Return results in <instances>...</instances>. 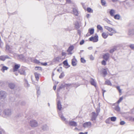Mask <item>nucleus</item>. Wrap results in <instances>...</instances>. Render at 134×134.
<instances>
[{
	"label": "nucleus",
	"instance_id": "nucleus-1",
	"mask_svg": "<svg viewBox=\"0 0 134 134\" xmlns=\"http://www.w3.org/2000/svg\"><path fill=\"white\" fill-rule=\"evenodd\" d=\"M12 113V111L11 109H6L4 110L2 116L4 118H8L11 116Z\"/></svg>",
	"mask_w": 134,
	"mask_h": 134
},
{
	"label": "nucleus",
	"instance_id": "nucleus-2",
	"mask_svg": "<svg viewBox=\"0 0 134 134\" xmlns=\"http://www.w3.org/2000/svg\"><path fill=\"white\" fill-rule=\"evenodd\" d=\"M30 125L32 127H36L38 126L37 122L35 120H31L30 122Z\"/></svg>",
	"mask_w": 134,
	"mask_h": 134
},
{
	"label": "nucleus",
	"instance_id": "nucleus-3",
	"mask_svg": "<svg viewBox=\"0 0 134 134\" xmlns=\"http://www.w3.org/2000/svg\"><path fill=\"white\" fill-rule=\"evenodd\" d=\"M92 126L91 123L90 122H86L84 123L83 124V127L85 128H87L89 129Z\"/></svg>",
	"mask_w": 134,
	"mask_h": 134
},
{
	"label": "nucleus",
	"instance_id": "nucleus-4",
	"mask_svg": "<svg viewBox=\"0 0 134 134\" xmlns=\"http://www.w3.org/2000/svg\"><path fill=\"white\" fill-rule=\"evenodd\" d=\"M89 40L94 42H97L98 40V36L97 34H95L94 37H91L90 38Z\"/></svg>",
	"mask_w": 134,
	"mask_h": 134
},
{
	"label": "nucleus",
	"instance_id": "nucleus-5",
	"mask_svg": "<svg viewBox=\"0 0 134 134\" xmlns=\"http://www.w3.org/2000/svg\"><path fill=\"white\" fill-rule=\"evenodd\" d=\"M18 72L21 75H26L25 68L24 67L21 68L20 70H19Z\"/></svg>",
	"mask_w": 134,
	"mask_h": 134
},
{
	"label": "nucleus",
	"instance_id": "nucleus-6",
	"mask_svg": "<svg viewBox=\"0 0 134 134\" xmlns=\"http://www.w3.org/2000/svg\"><path fill=\"white\" fill-rule=\"evenodd\" d=\"M104 28L105 29L107 30L109 32L113 33H115V30L113 28L109 27L107 26H104Z\"/></svg>",
	"mask_w": 134,
	"mask_h": 134
},
{
	"label": "nucleus",
	"instance_id": "nucleus-7",
	"mask_svg": "<svg viewBox=\"0 0 134 134\" xmlns=\"http://www.w3.org/2000/svg\"><path fill=\"white\" fill-rule=\"evenodd\" d=\"M92 116L91 117V120L93 121L95 120L97 116L98 115V114L96 113L95 112H93L92 113Z\"/></svg>",
	"mask_w": 134,
	"mask_h": 134
},
{
	"label": "nucleus",
	"instance_id": "nucleus-8",
	"mask_svg": "<svg viewBox=\"0 0 134 134\" xmlns=\"http://www.w3.org/2000/svg\"><path fill=\"white\" fill-rule=\"evenodd\" d=\"M110 55L109 53H107L104 54L103 56V58L105 61H107L109 58Z\"/></svg>",
	"mask_w": 134,
	"mask_h": 134
},
{
	"label": "nucleus",
	"instance_id": "nucleus-9",
	"mask_svg": "<svg viewBox=\"0 0 134 134\" xmlns=\"http://www.w3.org/2000/svg\"><path fill=\"white\" fill-rule=\"evenodd\" d=\"M6 96L5 92L2 91H0V97L4 99L5 97Z\"/></svg>",
	"mask_w": 134,
	"mask_h": 134
},
{
	"label": "nucleus",
	"instance_id": "nucleus-10",
	"mask_svg": "<svg viewBox=\"0 0 134 134\" xmlns=\"http://www.w3.org/2000/svg\"><path fill=\"white\" fill-rule=\"evenodd\" d=\"M10 58L7 55H2L0 56V60H1L4 61L6 59H9Z\"/></svg>",
	"mask_w": 134,
	"mask_h": 134
},
{
	"label": "nucleus",
	"instance_id": "nucleus-11",
	"mask_svg": "<svg viewBox=\"0 0 134 134\" xmlns=\"http://www.w3.org/2000/svg\"><path fill=\"white\" fill-rule=\"evenodd\" d=\"M68 123L70 126L74 127L77 126V123L75 121H69Z\"/></svg>",
	"mask_w": 134,
	"mask_h": 134
},
{
	"label": "nucleus",
	"instance_id": "nucleus-12",
	"mask_svg": "<svg viewBox=\"0 0 134 134\" xmlns=\"http://www.w3.org/2000/svg\"><path fill=\"white\" fill-rule=\"evenodd\" d=\"M28 59L29 60L31 61L33 63L37 64H39L40 63L39 61L36 59H33L31 57L29 58Z\"/></svg>",
	"mask_w": 134,
	"mask_h": 134
},
{
	"label": "nucleus",
	"instance_id": "nucleus-13",
	"mask_svg": "<svg viewBox=\"0 0 134 134\" xmlns=\"http://www.w3.org/2000/svg\"><path fill=\"white\" fill-rule=\"evenodd\" d=\"M107 69H103L102 70V72L103 75V76L105 77L107 74Z\"/></svg>",
	"mask_w": 134,
	"mask_h": 134
},
{
	"label": "nucleus",
	"instance_id": "nucleus-14",
	"mask_svg": "<svg viewBox=\"0 0 134 134\" xmlns=\"http://www.w3.org/2000/svg\"><path fill=\"white\" fill-rule=\"evenodd\" d=\"M59 115L61 120L62 121H65L66 123L67 124L68 122V121L66 120V119L64 117L63 115L60 114L59 113Z\"/></svg>",
	"mask_w": 134,
	"mask_h": 134
},
{
	"label": "nucleus",
	"instance_id": "nucleus-15",
	"mask_svg": "<svg viewBox=\"0 0 134 134\" xmlns=\"http://www.w3.org/2000/svg\"><path fill=\"white\" fill-rule=\"evenodd\" d=\"M77 60L75 58H73L72 60V64L73 66H75L77 64Z\"/></svg>",
	"mask_w": 134,
	"mask_h": 134
},
{
	"label": "nucleus",
	"instance_id": "nucleus-16",
	"mask_svg": "<svg viewBox=\"0 0 134 134\" xmlns=\"http://www.w3.org/2000/svg\"><path fill=\"white\" fill-rule=\"evenodd\" d=\"M74 48V47L73 46H71L69 47L67 50V51L69 52V54H71L72 53H71V52L73 50Z\"/></svg>",
	"mask_w": 134,
	"mask_h": 134
},
{
	"label": "nucleus",
	"instance_id": "nucleus-17",
	"mask_svg": "<svg viewBox=\"0 0 134 134\" xmlns=\"http://www.w3.org/2000/svg\"><path fill=\"white\" fill-rule=\"evenodd\" d=\"M57 108L59 110H61L62 105L60 101H58L57 103Z\"/></svg>",
	"mask_w": 134,
	"mask_h": 134
},
{
	"label": "nucleus",
	"instance_id": "nucleus-18",
	"mask_svg": "<svg viewBox=\"0 0 134 134\" xmlns=\"http://www.w3.org/2000/svg\"><path fill=\"white\" fill-rule=\"evenodd\" d=\"M90 83L91 84L95 87H96V82L94 80V79H91L90 80Z\"/></svg>",
	"mask_w": 134,
	"mask_h": 134
},
{
	"label": "nucleus",
	"instance_id": "nucleus-19",
	"mask_svg": "<svg viewBox=\"0 0 134 134\" xmlns=\"http://www.w3.org/2000/svg\"><path fill=\"white\" fill-rule=\"evenodd\" d=\"M102 36L104 39L106 38L108 36V34L107 33L103 32L102 34Z\"/></svg>",
	"mask_w": 134,
	"mask_h": 134
},
{
	"label": "nucleus",
	"instance_id": "nucleus-20",
	"mask_svg": "<svg viewBox=\"0 0 134 134\" xmlns=\"http://www.w3.org/2000/svg\"><path fill=\"white\" fill-rule=\"evenodd\" d=\"M73 12L74 15L77 16L78 15V12L77 9L75 8L73 9Z\"/></svg>",
	"mask_w": 134,
	"mask_h": 134
},
{
	"label": "nucleus",
	"instance_id": "nucleus-21",
	"mask_svg": "<svg viewBox=\"0 0 134 134\" xmlns=\"http://www.w3.org/2000/svg\"><path fill=\"white\" fill-rule=\"evenodd\" d=\"M115 10L113 9H111L109 12V13L111 16H114V14L115 13Z\"/></svg>",
	"mask_w": 134,
	"mask_h": 134
},
{
	"label": "nucleus",
	"instance_id": "nucleus-22",
	"mask_svg": "<svg viewBox=\"0 0 134 134\" xmlns=\"http://www.w3.org/2000/svg\"><path fill=\"white\" fill-rule=\"evenodd\" d=\"M8 69V68L7 67L4 66H3L2 68L1 69V71H2L3 72H4V71L5 70H7Z\"/></svg>",
	"mask_w": 134,
	"mask_h": 134
},
{
	"label": "nucleus",
	"instance_id": "nucleus-23",
	"mask_svg": "<svg viewBox=\"0 0 134 134\" xmlns=\"http://www.w3.org/2000/svg\"><path fill=\"white\" fill-rule=\"evenodd\" d=\"M42 129L44 131L47 130L48 129V127L46 125H45L42 126Z\"/></svg>",
	"mask_w": 134,
	"mask_h": 134
},
{
	"label": "nucleus",
	"instance_id": "nucleus-24",
	"mask_svg": "<svg viewBox=\"0 0 134 134\" xmlns=\"http://www.w3.org/2000/svg\"><path fill=\"white\" fill-rule=\"evenodd\" d=\"M6 50L8 52L11 53L10 50V47L8 45H6Z\"/></svg>",
	"mask_w": 134,
	"mask_h": 134
},
{
	"label": "nucleus",
	"instance_id": "nucleus-25",
	"mask_svg": "<svg viewBox=\"0 0 134 134\" xmlns=\"http://www.w3.org/2000/svg\"><path fill=\"white\" fill-rule=\"evenodd\" d=\"M9 87L11 89H13L15 87V85L12 83H10L9 84Z\"/></svg>",
	"mask_w": 134,
	"mask_h": 134
},
{
	"label": "nucleus",
	"instance_id": "nucleus-26",
	"mask_svg": "<svg viewBox=\"0 0 134 134\" xmlns=\"http://www.w3.org/2000/svg\"><path fill=\"white\" fill-rule=\"evenodd\" d=\"M114 18L116 19L119 20L120 18V16L119 15L117 14L114 16Z\"/></svg>",
	"mask_w": 134,
	"mask_h": 134
},
{
	"label": "nucleus",
	"instance_id": "nucleus-27",
	"mask_svg": "<svg viewBox=\"0 0 134 134\" xmlns=\"http://www.w3.org/2000/svg\"><path fill=\"white\" fill-rule=\"evenodd\" d=\"M115 110L117 111H119L120 110V108L119 105H118L115 107Z\"/></svg>",
	"mask_w": 134,
	"mask_h": 134
},
{
	"label": "nucleus",
	"instance_id": "nucleus-28",
	"mask_svg": "<svg viewBox=\"0 0 134 134\" xmlns=\"http://www.w3.org/2000/svg\"><path fill=\"white\" fill-rule=\"evenodd\" d=\"M25 86L26 87H28L30 86V85L28 83V81L26 80H25Z\"/></svg>",
	"mask_w": 134,
	"mask_h": 134
},
{
	"label": "nucleus",
	"instance_id": "nucleus-29",
	"mask_svg": "<svg viewBox=\"0 0 134 134\" xmlns=\"http://www.w3.org/2000/svg\"><path fill=\"white\" fill-rule=\"evenodd\" d=\"M88 31L90 33L91 35H92L94 33V30L93 29H90L88 30Z\"/></svg>",
	"mask_w": 134,
	"mask_h": 134
},
{
	"label": "nucleus",
	"instance_id": "nucleus-30",
	"mask_svg": "<svg viewBox=\"0 0 134 134\" xmlns=\"http://www.w3.org/2000/svg\"><path fill=\"white\" fill-rule=\"evenodd\" d=\"M34 75L36 80L38 81L39 79V74L37 73H35Z\"/></svg>",
	"mask_w": 134,
	"mask_h": 134
},
{
	"label": "nucleus",
	"instance_id": "nucleus-31",
	"mask_svg": "<svg viewBox=\"0 0 134 134\" xmlns=\"http://www.w3.org/2000/svg\"><path fill=\"white\" fill-rule=\"evenodd\" d=\"M19 59L22 60H24L25 59V57L23 55H19L18 56Z\"/></svg>",
	"mask_w": 134,
	"mask_h": 134
},
{
	"label": "nucleus",
	"instance_id": "nucleus-32",
	"mask_svg": "<svg viewBox=\"0 0 134 134\" xmlns=\"http://www.w3.org/2000/svg\"><path fill=\"white\" fill-rule=\"evenodd\" d=\"M105 84L111 86L112 84L110 81L109 80L106 81L105 82Z\"/></svg>",
	"mask_w": 134,
	"mask_h": 134
},
{
	"label": "nucleus",
	"instance_id": "nucleus-33",
	"mask_svg": "<svg viewBox=\"0 0 134 134\" xmlns=\"http://www.w3.org/2000/svg\"><path fill=\"white\" fill-rule=\"evenodd\" d=\"M134 30H129L128 34L129 35H133V34Z\"/></svg>",
	"mask_w": 134,
	"mask_h": 134
},
{
	"label": "nucleus",
	"instance_id": "nucleus-34",
	"mask_svg": "<svg viewBox=\"0 0 134 134\" xmlns=\"http://www.w3.org/2000/svg\"><path fill=\"white\" fill-rule=\"evenodd\" d=\"M75 27L76 28L78 29L80 27V26L79 23L77 22H76L75 24Z\"/></svg>",
	"mask_w": 134,
	"mask_h": 134
},
{
	"label": "nucleus",
	"instance_id": "nucleus-35",
	"mask_svg": "<svg viewBox=\"0 0 134 134\" xmlns=\"http://www.w3.org/2000/svg\"><path fill=\"white\" fill-rule=\"evenodd\" d=\"M17 71V64H15L13 67V71L15 72Z\"/></svg>",
	"mask_w": 134,
	"mask_h": 134
},
{
	"label": "nucleus",
	"instance_id": "nucleus-36",
	"mask_svg": "<svg viewBox=\"0 0 134 134\" xmlns=\"http://www.w3.org/2000/svg\"><path fill=\"white\" fill-rule=\"evenodd\" d=\"M101 3L102 4L103 6H106V2L104 0H101Z\"/></svg>",
	"mask_w": 134,
	"mask_h": 134
},
{
	"label": "nucleus",
	"instance_id": "nucleus-37",
	"mask_svg": "<svg viewBox=\"0 0 134 134\" xmlns=\"http://www.w3.org/2000/svg\"><path fill=\"white\" fill-rule=\"evenodd\" d=\"M110 119L111 121L114 122L116 121V118L115 117H111Z\"/></svg>",
	"mask_w": 134,
	"mask_h": 134
},
{
	"label": "nucleus",
	"instance_id": "nucleus-38",
	"mask_svg": "<svg viewBox=\"0 0 134 134\" xmlns=\"http://www.w3.org/2000/svg\"><path fill=\"white\" fill-rule=\"evenodd\" d=\"M123 99V97H120L119 98V100L117 101V103L118 104H119L122 100Z\"/></svg>",
	"mask_w": 134,
	"mask_h": 134
},
{
	"label": "nucleus",
	"instance_id": "nucleus-39",
	"mask_svg": "<svg viewBox=\"0 0 134 134\" xmlns=\"http://www.w3.org/2000/svg\"><path fill=\"white\" fill-rule=\"evenodd\" d=\"M61 59L59 57H58L55 58L54 60L55 61L57 62H59V61L60 59Z\"/></svg>",
	"mask_w": 134,
	"mask_h": 134
},
{
	"label": "nucleus",
	"instance_id": "nucleus-40",
	"mask_svg": "<svg viewBox=\"0 0 134 134\" xmlns=\"http://www.w3.org/2000/svg\"><path fill=\"white\" fill-rule=\"evenodd\" d=\"M97 28L100 30H103L102 27L99 25H98L97 26Z\"/></svg>",
	"mask_w": 134,
	"mask_h": 134
},
{
	"label": "nucleus",
	"instance_id": "nucleus-41",
	"mask_svg": "<svg viewBox=\"0 0 134 134\" xmlns=\"http://www.w3.org/2000/svg\"><path fill=\"white\" fill-rule=\"evenodd\" d=\"M104 20L105 21H106L109 24H111V22L107 18H105L104 19Z\"/></svg>",
	"mask_w": 134,
	"mask_h": 134
},
{
	"label": "nucleus",
	"instance_id": "nucleus-42",
	"mask_svg": "<svg viewBox=\"0 0 134 134\" xmlns=\"http://www.w3.org/2000/svg\"><path fill=\"white\" fill-rule=\"evenodd\" d=\"M87 11L89 13H92L93 12V10L90 8H87Z\"/></svg>",
	"mask_w": 134,
	"mask_h": 134
},
{
	"label": "nucleus",
	"instance_id": "nucleus-43",
	"mask_svg": "<svg viewBox=\"0 0 134 134\" xmlns=\"http://www.w3.org/2000/svg\"><path fill=\"white\" fill-rule=\"evenodd\" d=\"M64 76V72H63L61 73L60 75L59 76V78L60 79L62 78Z\"/></svg>",
	"mask_w": 134,
	"mask_h": 134
},
{
	"label": "nucleus",
	"instance_id": "nucleus-44",
	"mask_svg": "<svg viewBox=\"0 0 134 134\" xmlns=\"http://www.w3.org/2000/svg\"><path fill=\"white\" fill-rule=\"evenodd\" d=\"M63 63L66 66H67L68 65V64L66 60H65L63 62Z\"/></svg>",
	"mask_w": 134,
	"mask_h": 134
},
{
	"label": "nucleus",
	"instance_id": "nucleus-45",
	"mask_svg": "<svg viewBox=\"0 0 134 134\" xmlns=\"http://www.w3.org/2000/svg\"><path fill=\"white\" fill-rule=\"evenodd\" d=\"M3 45V43L1 40H0V47L2 48Z\"/></svg>",
	"mask_w": 134,
	"mask_h": 134
},
{
	"label": "nucleus",
	"instance_id": "nucleus-46",
	"mask_svg": "<svg viewBox=\"0 0 134 134\" xmlns=\"http://www.w3.org/2000/svg\"><path fill=\"white\" fill-rule=\"evenodd\" d=\"M117 89L119 91L120 93L121 92V90L120 89V87L119 86H117L116 87Z\"/></svg>",
	"mask_w": 134,
	"mask_h": 134
},
{
	"label": "nucleus",
	"instance_id": "nucleus-47",
	"mask_svg": "<svg viewBox=\"0 0 134 134\" xmlns=\"http://www.w3.org/2000/svg\"><path fill=\"white\" fill-rule=\"evenodd\" d=\"M100 109L99 107H97L96 109L97 113L98 114L99 113L100 111Z\"/></svg>",
	"mask_w": 134,
	"mask_h": 134
},
{
	"label": "nucleus",
	"instance_id": "nucleus-48",
	"mask_svg": "<svg viewBox=\"0 0 134 134\" xmlns=\"http://www.w3.org/2000/svg\"><path fill=\"white\" fill-rule=\"evenodd\" d=\"M116 50V49L115 48H113V49H111L110 51V52L111 53H113Z\"/></svg>",
	"mask_w": 134,
	"mask_h": 134
},
{
	"label": "nucleus",
	"instance_id": "nucleus-49",
	"mask_svg": "<svg viewBox=\"0 0 134 134\" xmlns=\"http://www.w3.org/2000/svg\"><path fill=\"white\" fill-rule=\"evenodd\" d=\"M81 62L83 63H85L86 61L85 59L83 58H82L81 59Z\"/></svg>",
	"mask_w": 134,
	"mask_h": 134
},
{
	"label": "nucleus",
	"instance_id": "nucleus-50",
	"mask_svg": "<svg viewBox=\"0 0 134 134\" xmlns=\"http://www.w3.org/2000/svg\"><path fill=\"white\" fill-rule=\"evenodd\" d=\"M106 61L105 60H103L102 61V65H106Z\"/></svg>",
	"mask_w": 134,
	"mask_h": 134
},
{
	"label": "nucleus",
	"instance_id": "nucleus-51",
	"mask_svg": "<svg viewBox=\"0 0 134 134\" xmlns=\"http://www.w3.org/2000/svg\"><path fill=\"white\" fill-rule=\"evenodd\" d=\"M130 47L132 49L134 50V44H131Z\"/></svg>",
	"mask_w": 134,
	"mask_h": 134
},
{
	"label": "nucleus",
	"instance_id": "nucleus-52",
	"mask_svg": "<svg viewBox=\"0 0 134 134\" xmlns=\"http://www.w3.org/2000/svg\"><path fill=\"white\" fill-rule=\"evenodd\" d=\"M120 125H124L125 122L124 121H121L120 122Z\"/></svg>",
	"mask_w": 134,
	"mask_h": 134
},
{
	"label": "nucleus",
	"instance_id": "nucleus-53",
	"mask_svg": "<svg viewBox=\"0 0 134 134\" xmlns=\"http://www.w3.org/2000/svg\"><path fill=\"white\" fill-rule=\"evenodd\" d=\"M84 42V40H82L80 42V45H82L83 44Z\"/></svg>",
	"mask_w": 134,
	"mask_h": 134
},
{
	"label": "nucleus",
	"instance_id": "nucleus-54",
	"mask_svg": "<svg viewBox=\"0 0 134 134\" xmlns=\"http://www.w3.org/2000/svg\"><path fill=\"white\" fill-rule=\"evenodd\" d=\"M4 132V130L2 129H0V134H2V133Z\"/></svg>",
	"mask_w": 134,
	"mask_h": 134
},
{
	"label": "nucleus",
	"instance_id": "nucleus-55",
	"mask_svg": "<svg viewBox=\"0 0 134 134\" xmlns=\"http://www.w3.org/2000/svg\"><path fill=\"white\" fill-rule=\"evenodd\" d=\"M41 68L40 67H36L35 68V70H37L38 69H40Z\"/></svg>",
	"mask_w": 134,
	"mask_h": 134
},
{
	"label": "nucleus",
	"instance_id": "nucleus-56",
	"mask_svg": "<svg viewBox=\"0 0 134 134\" xmlns=\"http://www.w3.org/2000/svg\"><path fill=\"white\" fill-rule=\"evenodd\" d=\"M90 59L91 60H93L94 59V58L92 55H91L90 56Z\"/></svg>",
	"mask_w": 134,
	"mask_h": 134
},
{
	"label": "nucleus",
	"instance_id": "nucleus-57",
	"mask_svg": "<svg viewBox=\"0 0 134 134\" xmlns=\"http://www.w3.org/2000/svg\"><path fill=\"white\" fill-rule=\"evenodd\" d=\"M71 85V84H65V86H66V87H68V86H70Z\"/></svg>",
	"mask_w": 134,
	"mask_h": 134
},
{
	"label": "nucleus",
	"instance_id": "nucleus-58",
	"mask_svg": "<svg viewBox=\"0 0 134 134\" xmlns=\"http://www.w3.org/2000/svg\"><path fill=\"white\" fill-rule=\"evenodd\" d=\"M41 64L44 66H46L47 65V63H41Z\"/></svg>",
	"mask_w": 134,
	"mask_h": 134
},
{
	"label": "nucleus",
	"instance_id": "nucleus-59",
	"mask_svg": "<svg viewBox=\"0 0 134 134\" xmlns=\"http://www.w3.org/2000/svg\"><path fill=\"white\" fill-rule=\"evenodd\" d=\"M102 91H103V96H104V93L105 92H106V91L105 90H104L103 89L102 90Z\"/></svg>",
	"mask_w": 134,
	"mask_h": 134
},
{
	"label": "nucleus",
	"instance_id": "nucleus-60",
	"mask_svg": "<svg viewBox=\"0 0 134 134\" xmlns=\"http://www.w3.org/2000/svg\"><path fill=\"white\" fill-rule=\"evenodd\" d=\"M56 86L55 85L53 86V89L54 90H56Z\"/></svg>",
	"mask_w": 134,
	"mask_h": 134
},
{
	"label": "nucleus",
	"instance_id": "nucleus-61",
	"mask_svg": "<svg viewBox=\"0 0 134 134\" xmlns=\"http://www.w3.org/2000/svg\"><path fill=\"white\" fill-rule=\"evenodd\" d=\"M90 14H87V15H86V16L87 18H89L90 17Z\"/></svg>",
	"mask_w": 134,
	"mask_h": 134
},
{
	"label": "nucleus",
	"instance_id": "nucleus-62",
	"mask_svg": "<svg viewBox=\"0 0 134 134\" xmlns=\"http://www.w3.org/2000/svg\"><path fill=\"white\" fill-rule=\"evenodd\" d=\"M37 93L39 95L40 94V91L39 90L37 91Z\"/></svg>",
	"mask_w": 134,
	"mask_h": 134
},
{
	"label": "nucleus",
	"instance_id": "nucleus-63",
	"mask_svg": "<svg viewBox=\"0 0 134 134\" xmlns=\"http://www.w3.org/2000/svg\"><path fill=\"white\" fill-rule=\"evenodd\" d=\"M20 64H17V69L20 67Z\"/></svg>",
	"mask_w": 134,
	"mask_h": 134
},
{
	"label": "nucleus",
	"instance_id": "nucleus-64",
	"mask_svg": "<svg viewBox=\"0 0 134 134\" xmlns=\"http://www.w3.org/2000/svg\"><path fill=\"white\" fill-rule=\"evenodd\" d=\"M65 53L64 52H62V55L64 56L65 55Z\"/></svg>",
	"mask_w": 134,
	"mask_h": 134
}]
</instances>
